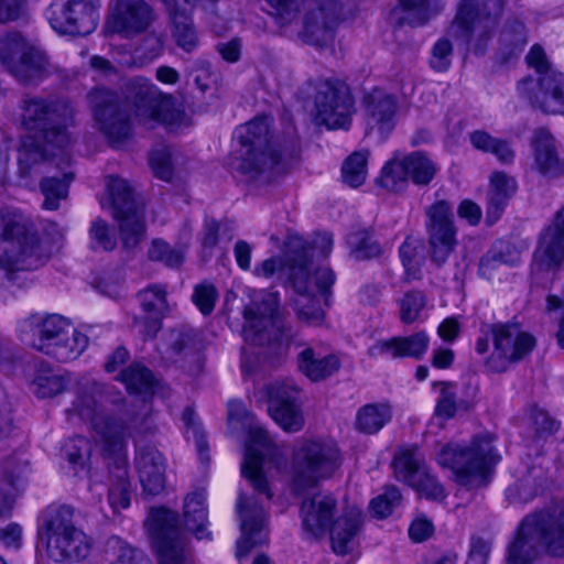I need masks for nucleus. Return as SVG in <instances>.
<instances>
[{"label": "nucleus", "instance_id": "obj_11", "mask_svg": "<svg viewBox=\"0 0 564 564\" xmlns=\"http://www.w3.org/2000/svg\"><path fill=\"white\" fill-rule=\"evenodd\" d=\"M341 465V455L333 441L304 440L292 455L291 489L300 495L333 477Z\"/></svg>", "mask_w": 564, "mask_h": 564}, {"label": "nucleus", "instance_id": "obj_55", "mask_svg": "<svg viewBox=\"0 0 564 564\" xmlns=\"http://www.w3.org/2000/svg\"><path fill=\"white\" fill-rule=\"evenodd\" d=\"M149 258L154 261H161L171 268L180 267L184 261V252L171 248L162 240H154L149 249Z\"/></svg>", "mask_w": 564, "mask_h": 564}, {"label": "nucleus", "instance_id": "obj_24", "mask_svg": "<svg viewBox=\"0 0 564 564\" xmlns=\"http://www.w3.org/2000/svg\"><path fill=\"white\" fill-rule=\"evenodd\" d=\"M316 119L328 129L347 128L352 99L348 86L340 80H323L315 96Z\"/></svg>", "mask_w": 564, "mask_h": 564}, {"label": "nucleus", "instance_id": "obj_44", "mask_svg": "<svg viewBox=\"0 0 564 564\" xmlns=\"http://www.w3.org/2000/svg\"><path fill=\"white\" fill-rule=\"evenodd\" d=\"M26 463L10 458L3 464L4 479L0 481V517L10 513L14 501V482L26 470Z\"/></svg>", "mask_w": 564, "mask_h": 564}, {"label": "nucleus", "instance_id": "obj_47", "mask_svg": "<svg viewBox=\"0 0 564 564\" xmlns=\"http://www.w3.org/2000/svg\"><path fill=\"white\" fill-rule=\"evenodd\" d=\"M73 180L72 173H64L62 178L55 176L45 177L40 188L44 196L43 207L47 210H55L59 200L65 199L68 194V185Z\"/></svg>", "mask_w": 564, "mask_h": 564}, {"label": "nucleus", "instance_id": "obj_62", "mask_svg": "<svg viewBox=\"0 0 564 564\" xmlns=\"http://www.w3.org/2000/svg\"><path fill=\"white\" fill-rule=\"evenodd\" d=\"M453 46L446 39L437 41L432 51L431 66L437 72L447 70L452 62Z\"/></svg>", "mask_w": 564, "mask_h": 564}, {"label": "nucleus", "instance_id": "obj_40", "mask_svg": "<svg viewBox=\"0 0 564 564\" xmlns=\"http://www.w3.org/2000/svg\"><path fill=\"white\" fill-rule=\"evenodd\" d=\"M204 492L189 494L184 501V520L186 528L194 532L197 539H209L210 532L206 530L207 509Z\"/></svg>", "mask_w": 564, "mask_h": 564}, {"label": "nucleus", "instance_id": "obj_27", "mask_svg": "<svg viewBox=\"0 0 564 564\" xmlns=\"http://www.w3.org/2000/svg\"><path fill=\"white\" fill-rule=\"evenodd\" d=\"M127 98L135 109L140 123L152 128V122L166 121L165 110L171 106V97L164 95L150 79L134 77L127 82Z\"/></svg>", "mask_w": 564, "mask_h": 564}, {"label": "nucleus", "instance_id": "obj_38", "mask_svg": "<svg viewBox=\"0 0 564 564\" xmlns=\"http://www.w3.org/2000/svg\"><path fill=\"white\" fill-rule=\"evenodd\" d=\"M297 364L300 371L312 381L323 380L335 373L339 368V360L336 356H322L311 347L299 354Z\"/></svg>", "mask_w": 564, "mask_h": 564}, {"label": "nucleus", "instance_id": "obj_35", "mask_svg": "<svg viewBox=\"0 0 564 564\" xmlns=\"http://www.w3.org/2000/svg\"><path fill=\"white\" fill-rule=\"evenodd\" d=\"M137 469L143 491L148 495H159L165 485V462L162 454L154 448L142 449L137 458Z\"/></svg>", "mask_w": 564, "mask_h": 564}, {"label": "nucleus", "instance_id": "obj_50", "mask_svg": "<svg viewBox=\"0 0 564 564\" xmlns=\"http://www.w3.org/2000/svg\"><path fill=\"white\" fill-rule=\"evenodd\" d=\"M120 380L130 392L150 393L153 388L152 373L139 364L132 365L120 375Z\"/></svg>", "mask_w": 564, "mask_h": 564}, {"label": "nucleus", "instance_id": "obj_33", "mask_svg": "<svg viewBox=\"0 0 564 564\" xmlns=\"http://www.w3.org/2000/svg\"><path fill=\"white\" fill-rule=\"evenodd\" d=\"M139 301L148 319L140 325L144 338H152L161 328V319L170 312L166 290L161 285H150L139 292Z\"/></svg>", "mask_w": 564, "mask_h": 564}, {"label": "nucleus", "instance_id": "obj_31", "mask_svg": "<svg viewBox=\"0 0 564 564\" xmlns=\"http://www.w3.org/2000/svg\"><path fill=\"white\" fill-rule=\"evenodd\" d=\"M56 147V142H46L40 138L25 135L18 149V169L22 178H33L42 173L54 156L48 147Z\"/></svg>", "mask_w": 564, "mask_h": 564}, {"label": "nucleus", "instance_id": "obj_57", "mask_svg": "<svg viewBox=\"0 0 564 564\" xmlns=\"http://www.w3.org/2000/svg\"><path fill=\"white\" fill-rule=\"evenodd\" d=\"M150 164L159 178L163 181L171 180L173 175L174 158L170 149L162 148L154 150L150 156Z\"/></svg>", "mask_w": 564, "mask_h": 564}, {"label": "nucleus", "instance_id": "obj_34", "mask_svg": "<svg viewBox=\"0 0 564 564\" xmlns=\"http://www.w3.org/2000/svg\"><path fill=\"white\" fill-rule=\"evenodd\" d=\"M429 336L424 332L408 337H394L376 343L369 348L371 357L421 358L429 347Z\"/></svg>", "mask_w": 564, "mask_h": 564}, {"label": "nucleus", "instance_id": "obj_56", "mask_svg": "<svg viewBox=\"0 0 564 564\" xmlns=\"http://www.w3.org/2000/svg\"><path fill=\"white\" fill-rule=\"evenodd\" d=\"M425 307V296L419 291L406 293L400 302V316L402 322H415Z\"/></svg>", "mask_w": 564, "mask_h": 564}, {"label": "nucleus", "instance_id": "obj_13", "mask_svg": "<svg viewBox=\"0 0 564 564\" xmlns=\"http://www.w3.org/2000/svg\"><path fill=\"white\" fill-rule=\"evenodd\" d=\"M503 0H463L448 34L476 54L484 53L496 34Z\"/></svg>", "mask_w": 564, "mask_h": 564}, {"label": "nucleus", "instance_id": "obj_43", "mask_svg": "<svg viewBox=\"0 0 564 564\" xmlns=\"http://www.w3.org/2000/svg\"><path fill=\"white\" fill-rule=\"evenodd\" d=\"M392 417L388 403H372L362 406L356 415L355 427L365 434L379 432Z\"/></svg>", "mask_w": 564, "mask_h": 564}, {"label": "nucleus", "instance_id": "obj_9", "mask_svg": "<svg viewBox=\"0 0 564 564\" xmlns=\"http://www.w3.org/2000/svg\"><path fill=\"white\" fill-rule=\"evenodd\" d=\"M335 511L336 500L334 497L315 495L302 502V525L304 531L314 538L325 534L330 528L334 552L345 555L354 549L355 536L361 524V513L358 509H351L334 521Z\"/></svg>", "mask_w": 564, "mask_h": 564}, {"label": "nucleus", "instance_id": "obj_26", "mask_svg": "<svg viewBox=\"0 0 564 564\" xmlns=\"http://www.w3.org/2000/svg\"><path fill=\"white\" fill-rule=\"evenodd\" d=\"M88 101L97 128L110 142L117 144L129 137L130 121L120 109L115 93L106 88H96L89 93Z\"/></svg>", "mask_w": 564, "mask_h": 564}, {"label": "nucleus", "instance_id": "obj_63", "mask_svg": "<svg viewBox=\"0 0 564 564\" xmlns=\"http://www.w3.org/2000/svg\"><path fill=\"white\" fill-rule=\"evenodd\" d=\"M28 0H0V22L20 19L26 10Z\"/></svg>", "mask_w": 564, "mask_h": 564}, {"label": "nucleus", "instance_id": "obj_58", "mask_svg": "<svg viewBox=\"0 0 564 564\" xmlns=\"http://www.w3.org/2000/svg\"><path fill=\"white\" fill-rule=\"evenodd\" d=\"M440 398L436 403L435 414L442 419H451L455 415L456 406V392L454 387L448 382H440Z\"/></svg>", "mask_w": 564, "mask_h": 564}, {"label": "nucleus", "instance_id": "obj_5", "mask_svg": "<svg viewBox=\"0 0 564 564\" xmlns=\"http://www.w3.org/2000/svg\"><path fill=\"white\" fill-rule=\"evenodd\" d=\"M540 554L564 557V502L528 514L508 547V564H529Z\"/></svg>", "mask_w": 564, "mask_h": 564}, {"label": "nucleus", "instance_id": "obj_18", "mask_svg": "<svg viewBox=\"0 0 564 564\" xmlns=\"http://www.w3.org/2000/svg\"><path fill=\"white\" fill-rule=\"evenodd\" d=\"M437 171V164L424 152L395 154L383 165L379 183L388 191L399 192L408 186L409 180L420 186L430 184Z\"/></svg>", "mask_w": 564, "mask_h": 564}, {"label": "nucleus", "instance_id": "obj_36", "mask_svg": "<svg viewBox=\"0 0 564 564\" xmlns=\"http://www.w3.org/2000/svg\"><path fill=\"white\" fill-rule=\"evenodd\" d=\"M53 67L45 53L31 45L25 55L10 68V73L17 80L23 84L40 82L50 75Z\"/></svg>", "mask_w": 564, "mask_h": 564}, {"label": "nucleus", "instance_id": "obj_42", "mask_svg": "<svg viewBox=\"0 0 564 564\" xmlns=\"http://www.w3.org/2000/svg\"><path fill=\"white\" fill-rule=\"evenodd\" d=\"M32 392L37 398H53L62 393L66 388V380L59 372L46 365H40L30 383Z\"/></svg>", "mask_w": 564, "mask_h": 564}, {"label": "nucleus", "instance_id": "obj_29", "mask_svg": "<svg viewBox=\"0 0 564 564\" xmlns=\"http://www.w3.org/2000/svg\"><path fill=\"white\" fill-rule=\"evenodd\" d=\"M518 91L534 107L550 113H564V74L547 72L536 78H524Z\"/></svg>", "mask_w": 564, "mask_h": 564}, {"label": "nucleus", "instance_id": "obj_4", "mask_svg": "<svg viewBox=\"0 0 564 564\" xmlns=\"http://www.w3.org/2000/svg\"><path fill=\"white\" fill-rule=\"evenodd\" d=\"M94 400L80 399L76 410L91 421V426L100 441L102 451L116 454L115 467L111 470L109 503L113 511L126 509L130 505V484L127 470L126 448L132 438V416L128 412L94 419Z\"/></svg>", "mask_w": 564, "mask_h": 564}, {"label": "nucleus", "instance_id": "obj_22", "mask_svg": "<svg viewBox=\"0 0 564 564\" xmlns=\"http://www.w3.org/2000/svg\"><path fill=\"white\" fill-rule=\"evenodd\" d=\"M425 215L429 254L436 265H442L457 245L453 210L447 202L438 200L426 208Z\"/></svg>", "mask_w": 564, "mask_h": 564}, {"label": "nucleus", "instance_id": "obj_12", "mask_svg": "<svg viewBox=\"0 0 564 564\" xmlns=\"http://www.w3.org/2000/svg\"><path fill=\"white\" fill-rule=\"evenodd\" d=\"M39 535L48 557L55 562L82 561L91 551V541L74 524L69 507L48 509Z\"/></svg>", "mask_w": 564, "mask_h": 564}, {"label": "nucleus", "instance_id": "obj_1", "mask_svg": "<svg viewBox=\"0 0 564 564\" xmlns=\"http://www.w3.org/2000/svg\"><path fill=\"white\" fill-rule=\"evenodd\" d=\"M290 251L285 259L272 257L256 264L253 274L270 279L275 274L288 278L295 297L294 310L301 319L321 323L324 313L317 295H328L336 275L326 262L333 249V237L328 232L316 234L310 245L303 238L294 236L289 241Z\"/></svg>", "mask_w": 564, "mask_h": 564}, {"label": "nucleus", "instance_id": "obj_49", "mask_svg": "<svg viewBox=\"0 0 564 564\" xmlns=\"http://www.w3.org/2000/svg\"><path fill=\"white\" fill-rule=\"evenodd\" d=\"M369 152L366 150L354 152L343 164V181L351 187H358L365 183L368 169Z\"/></svg>", "mask_w": 564, "mask_h": 564}, {"label": "nucleus", "instance_id": "obj_41", "mask_svg": "<svg viewBox=\"0 0 564 564\" xmlns=\"http://www.w3.org/2000/svg\"><path fill=\"white\" fill-rule=\"evenodd\" d=\"M367 112L371 129L377 127L380 131H389L395 113V100L389 95L376 93L369 97Z\"/></svg>", "mask_w": 564, "mask_h": 564}, {"label": "nucleus", "instance_id": "obj_21", "mask_svg": "<svg viewBox=\"0 0 564 564\" xmlns=\"http://www.w3.org/2000/svg\"><path fill=\"white\" fill-rule=\"evenodd\" d=\"M155 19L154 9L145 0H111L104 28L107 34L133 39L145 33Z\"/></svg>", "mask_w": 564, "mask_h": 564}, {"label": "nucleus", "instance_id": "obj_59", "mask_svg": "<svg viewBox=\"0 0 564 564\" xmlns=\"http://www.w3.org/2000/svg\"><path fill=\"white\" fill-rule=\"evenodd\" d=\"M528 422L539 438L550 435L558 429L557 422L550 417L545 411L540 409H533L530 412Z\"/></svg>", "mask_w": 564, "mask_h": 564}, {"label": "nucleus", "instance_id": "obj_17", "mask_svg": "<svg viewBox=\"0 0 564 564\" xmlns=\"http://www.w3.org/2000/svg\"><path fill=\"white\" fill-rule=\"evenodd\" d=\"M176 514L164 508L150 511L148 529L153 538L159 564H193L187 542L176 528Z\"/></svg>", "mask_w": 564, "mask_h": 564}, {"label": "nucleus", "instance_id": "obj_39", "mask_svg": "<svg viewBox=\"0 0 564 564\" xmlns=\"http://www.w3.org/2000/svg\"><path fill=\"white\" fill-rule=\"evenodd\" d=\"M517 184L513 177L503 172H494L490 177V187L488 192V218L497 220L507 200L514 194Z\"/></svg>", "mask_w": 564, "mask_h": 564}, {"label": "nucleus", "instance_id": "obj_3", "mask_svg": "<svg viewBox=\"0 0 564 564\" xmlns=\"http://www.w3.org/2000/svg\"><path fill=\"white\" fill-rule=\"evenodd\" d=\"M280 32L304 43L324 46L333 41L338 0H267Z\"/></svg>", "mask_w": 564, "mask_h": 564}, {"label": "nucleus", "instance_id": "obj_10", "mask_svg": "<svg viewBox=\"0 0 564 564\" xmlns=\"http://www.w3.org/2000/svg\"><path fill=\"white\" fill-rule=\"evenodd\" d=\"M74 117V110L66 100L25 96L20 104V123L26 135L46 142H56L61 151L69 143L66 131Z\"/></svg>", "mask_w": 564, "mask_h": 564}, {"label": "nucleus", "instance_id": "obj_52", "mask_svg": "<svg viewBox=\"0 0 564 564\" xmlns=\"http://www.w3.org/2000/svg\"><path fill=\"white\" fill-rule=\"evenodd\" d=\"M401 494L397 487H387L384 491L373 498L369 503V510L373 517L387 518L399 507Z\"/></svg>", "mask_w": 564, "mask_h": 564}, {"label": "nucleus", "instance_id": "obj_45", "mask_svg": "<svg viewBox=\"0 0 564 564\" xmlns=\"http://www.w3.org/2000/svg\"><path fill=\"white\" fill-rule=\"evenodd\" d=\"M438 2L440 0H400V7L394 14H400L401 21L421 25L438 11Z\"/></svg>", "mask_w": 564, "mask_h": 564}, {"label": "nucleus", "instance_id": "obj_54", "mask_svg": "<svg viewBox=\"0 0 564 564\" xmlns=\"http://www.w3.org/2000/svg\"><path fill=\"white\" fill-rule=\"evenodd\" d=\"M105 564H137L134 551L121 539L111 538L106 545Z\"/></svg>", "mask_w": 564, "mask_h": 564}, {"label": "nucleus", "instance_id": "obj_23", "mask_svg": "<svg viewBox=\"0 0 564 564\" xmlns=\"http://www.w3.org/2000/svg\"><path fill=\"white\" fill-rule=\"evenodd\" d=\"M392 466L397 479L412 487L421 497L435 501L446 498L444 487L430 474L416 447L399 451Z\"/></svg>", "mask_w": 564, "mask_h": 564}, {"label": "nucleus", "instance_id": "obj_32", "mask_svg": "<svg viewBox=\"0 0 564 564\" xmlns=\"http://www.w3.org/2000/svg\"><path fill=\"white\" fill-rule=\"evenodd\" d=\"M296 391L288 392L284 386L272 387L269 391V413L286 432H297L304 425L302 411L295 403Z\"/></svg>", "mask_w": 564, "mask_h": 564}, {"label": "nucleus", "instance_id": "obj_53", "mask_svg": "<svg viewBox=\"0 0 564 564\" xmlns=\"http://www.w3.org/2000/svg\"><path fill=\"white\" fill-rule=\"evenodd\" d=\"M182 421L185 426V435L188 441L193 440L196 445L197 452L199 454L200 459H208L206 455L207 443L204 435V432L200 427V423L195 414V412L187 408L184 410L182 414Z\"/></svg>", "mask_w": 564, "mask_h": 564}, {"label": "nucleus", "instance_id": "obj_20", "mask_svg": "<svg viewBox=\"0 0 564 564\" xmlns=\"http://www.w3.org/2000/svg\"><path fill=\"white\" fill-rule=\"evenodd\" d=\"M491 335L494 350L486 365L494 372L506 371L512 362L523 359L535 346L534 337L517 325H495Z\"/></svg>", "mask_w": 564, "mask_h": 564}, {"label": "nucleus", "instance_id": "obj_61", "mask_svg": "<svg viewBox=\"0 0 564 564\" xmlns=\"http://www.w3.org/2000/svg\"><path fill=\"white\" fill-rule=\"evenodd\" d=\"M216 300L217 292L213 284L203 282L196 285L193 301L203 314L207 315L214 310Z\"/></svg>", "mask_w": 564, "mask_h": 564}, {"label": "nucleus", "instance_id": "obj_51", "mask_svg": "<svg viewBox=\"0 0 564 564\" xmlns=\"http://www.w3.org/2000/svg\"><path fill=\"white\" fill-rule=\"evenodd\" d=\"M173 37L176 44L186 52H192L198 44L197 34L188 15H178L172 20Z\"/></svg>", "mask_w": 564, "mask_h": 564}, {"label": "nucleus", "instance_id": "obj_28", "mask_svg": "<svg viewBox=\"0 0 564 564\" xmlns=\"http://www.w3.org/2000/svg\"><path fill=\"white\" fill-rule=\"evenodd\" d=\"M564 262V208L543 232L534 252L532 275L538 282L549 280Z\"/></svg>", "mask_w": 564, "mask_h": 564}, {"label": "nucleus", "instance_id": "obj_7", "mask_svg": "<svg viewBox=\"0 0 564 564\" xmlns=\"http://www.w3.org/2000/svg\"><path fill=\"white\" fill-rule=\"evenodd\" d=\"M494 443L495 437L488 432L477 434L465 443L451 442L441 448L436 460L442 468L452 473L456 484L476 489L488 484L492 469L501 458Z\"/></svg>", "mask_w": 564, "mask_h": 564}, {"label": "nucleus", "instance_id": "obj_2", "mask_svg": "<svg viewBox=\"0 0 564 564\" xmlns=\"http://www.w3.org/2000/svg\"><path fill=\"white\" fill-rule=\"evenodd\" d=\"M62 239L59 230L51 238L39 237L24 215L7 212L0 226V269L7 274L36 270L58 250Z\"/></svg>", "mask_w": 564, "mask_h": 564}, {"label": "nucleus", "instance_id": "obj_60", "mask_svg": "<svg viewBox=\"0 0 564 564\" xmlns=\"http://www.w3.org/2000/svg\"><path fill=\"white\" fill-rule=\"evenodd\" d=\"M91 247L95 250L110 251L115 249L117 242L110 235L108 226L102 220H96L90 228Z\"/></svg>", "mask_w": 564, "mask_h": 564}, {"label": "nucleus", "instance_id": "obj_16", "mask_svg": "<svg viewBox=\"0 0 564 564\" xmlns=\"http://www.w3.org/2000/svg\"><path fill=\"white\" fill-rule=\"evenodd\" d=\"M101 0H53L46 18L59 34L86 36L93 33L100 19Z\"/></svg>", "mask_w": 564, "mask_h": 564}, {"label": "nucleus", "instance_id": "obj_46", "mask_svg": "<svg viewBox=\"0 0 564 564\" xmlns=\"http://www.w3.org/2000/svg\"><path fill=\"white\" fill-rule=\"evenodd\" d=\"M32 44L18 32L0 34V62L10 70L18 62L19 57L25 55V52Z\"/></svg>", "mask_w": 564, "mask_h": 564}, {"label": "nucleus", "instance_id": "obj_6", "mask_svg": "<svg viewBox=\"0 0 564 564\" xmlns=\"http://www.w3.org/2000/svg\"><path fill=\"white\" fill-rule=\"evenodd\" d=\"M241 145V163L239 170L250 178L272 171L285 172L296 159L293 142H281L270 133V119L257 117L235 132Z\"/></svg>", "mask_w": 564, "mask_h": 564}, {"label": "nucleus", "instance_id": "obj_25", "mask_svg": "<svg viewBox=\"0 0 564 564\" xmlns=\"http://www.w3.org/2000/svg\"><path fill=\"white\" fill-rule=\"evenodd\" d=\"M84 398H89V399L94 400L95 406H94L93 417L96 420L102 419L105 416L112 415V414L118 415L119 413L128 412L132 416V433L134 432V427L138 422V415H137L135 411L133 410L132 406H130L126 403L120 405L116 410H111V411L104 413L100 411L99 400L96 398L94 392H83V393L78 394V397L74 401L72 408L67 412L69 414L70 420L74 416H76L89 425L95 445L93 446L89 443V441L83 436H76V437L72 438L68 442V444L66 445V455H67L68 460L74 465H77V464L85 465L87 462H89L91 459L94 452L96 454H101L104 456H113L116 458V454H109V453H105L102 451L100 441L98 440V437L91 426V421L88 417L80 415V413L76 410L77 403L79 402L80 399H84Z\"/></svg>", "mask_w": 564, "mask_h": 564}, {"label": "nucleus", "instance_id": "obj_14", "mask_svg": "<svg viewBox=\"0 0 564 564\" xmlns=\"http://www.w3.org/2000/svg\"><path fill=\"white\" fill-rule=\"evenodd\" d=\"M246 324L242 330L245 340L252 346L272 345L275 354L286 350L288 337L278 313V295L259 292L245 310Z\"/></svg>", "mask_w": 564, "mask_h": 564}, {"label": "nucleus", "instance_id": "obj_48", "mask_svg": "<svg viewBox=\"0 0 564 564\" xmlns=\"http://www.w3.org/2000/svg\"><path fill=\"white\" fill-rule=\"evenodd\" d=\"M534 470H530L527 476L516 480L506 490V498L511 505H524L530 502L541 489Z\"/></svg>", "mask_w": 564, "mask_h": 564}, {"label": "nucleus", "instance_id": "obj_30", "mask_svg": "<svg viewBox=\"0 0 564 564\" xmlns=\"http://www.w3.org/2000/svg\"><path fill=\"white\" fill-rule=\"evenodd\" d=\"M237 509L240 516L241 538L237 542V557L246 556L250 550L268 540L267 513L258 501L239 497Z\"/></svg>", "mask_w": 564, "mask_h": 564}, {"label": "nucleus", "instance_id": "obj_64", "mask_svg": "<svg viewBox=\"0 0 564 564\" xmlns=\"http://www.w3.org/2000/svg\"><path fill=\"white\" fill-rule=\"evenodd\" d=\"M22 528L18 523H9L0 529V544L6 549L19 550L22 545Z\"/></svg>", "mask_w": 564, "mask_h": 564}, {"label": "nucleus", "instance_id": "obj_8", "mask_svg": "<svg viewBox=\"0 0 564 564\" xmlns=\"http://www.w3.org/2000/svg\"><path fill=\"white\" fill-rule=\"evenodd\" d=\"M19 338L26 345L61 362L76 359L88 345V338L58 314H32L17 325Z\"/></svg>", "mask_w": 564, "mask_h": 564}, {"label": "nucleus", "instance_id": "obj_15", "mask_svg": "<svg viewBox=\"0 0 564 564\" xmlns=\"http://www.w3.org/2000/svg\"><path fill=\"white\" fill-rule=\"evenodd\" d=\"M107 192L109 207L119 221L123 245L133 248L144 234L143 205L135 200L132 188L123 178L109 176Z\"/></svg>", "mask_w": 564, "mask_h": 564}, {"label": "nucleus", "instance_id": "obj_37", "mask_svg": "<svg viewBox=\"0 0 564 564\" xmlns=\"http://www.w3.org/2000/svg\"><path fill=\"white\" fill-rule=\"evenodd\" d=\"M533 167L544 175H555L562 170L554 138L545 130L535 131L532 139Z\"/></svg>", "mask_w": 564, "mask_h": 564}, {"label": "nucleus", "instance_id": "obj_19", "mask_svg": "<svg viewBox=\"0 0 564 564\" xmlns=\"http://www.w3.org/2000/svg\"><path fill=\"white\" fill-rule=\"evenodd\" d=\"M281 455L282 452L273 444L267 431L261 425L252 423L249 430V440L241 465V473L248 479L253 490L263 497L262 500L268 502L272 499L273 495L263 474V463L267 457L274 458Z\"/></svg>", "mask_w": 564, "mask_h": 564}]
</instances>
